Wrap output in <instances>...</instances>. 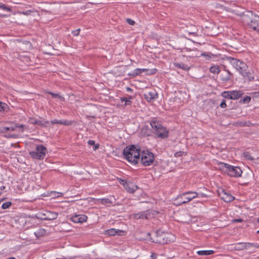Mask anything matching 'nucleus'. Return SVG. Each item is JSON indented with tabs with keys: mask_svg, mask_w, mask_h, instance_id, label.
I'll list each match as a JSON object with an SVG mask.
<instances>
[{
	"mask_svg": "<svg viewBox=\"0 0 259 259\" xmlns=\"http://www.w3.org/2000/svg\"><path fill=\"white\" fill-rule=\"evenodd\" d=\"M184 152L182 151L177 152L175 153V156L176 157L181 156L184 154Z\"/></svg>",
	"mask_w": 259,
	"mask_h": 259,
	"instance_id": "nucleus-47",
	"label": "nucleus"
},
{
	"mask_svg": "<svg viewBox=\"0 0 259 259\" xmlns=\"http://www.w3.org/2000/svg\"><path fill=\"white\" fill-rule=\"evenodd\" d=\"M140 149L134 145L126 146L123 150L125 158L133 164H136L140 161Z\"/></svg>",
	"mask_w": 259,
	"mask_h": 259,
	"instance_id": "nucleus-1",
	"label": "nucleus"
},
{
	"mask_svg": "<svg viewBox=\"0 0 259 259\" xmlns=\"http://www.w3.org/2000/svg\"><path fill=\"white\" fill-rule=\"evenodd\" d=\"M80 29L79 28L75 30H73L72 31V33L73 34V35L74 36H77L79 35V31H80Z\"/></svg>",
	"mask_w": 259,
	"mask_h": 259,
	"instance_id": "nucleus-42",
	"label": "nucleus"
},
{
	"mask_svg": "<svg viewBox=\"0 0 259 259\" xmlns=\"http://www.w3.org/2000/svg\"><path fill=\"white\" fill-rule=\"evenodd\" d=\"M197 197V192L194 191H188L179 195L177 198L178 201L177 205L187 203L192 199Z\"/></svg>",
	"mask_w": 259,
	"mask_h": 259,
	"instance_id": "nucleus-5",
	"label": "nucleus"
},
{
	"mask_svg": "<svg viewBox=\"0 0 259 259\" xmlns=\"http://www.w3.org/2000/svg\"><path fill=\"white\" fill-rule=\"evenodd\" d=\"M237 124H238L241 126H244V124L242 122H240L239 123H237Z\"/></svg>",
	"mask_w": 259,
	"mask_h": 259,
	"instance_id": "nucleus-56",
	"label": "nucleus"
},
{
	"mask_svg": "<svg viewBox=\"0 0 259 259\" xmlns=\"http://www.w3.org/2000/svg\"><path fill=\"white\" fill-rule=\"evenodd\" d=\"M245 78L247 79L248 81H252L254 80V77L252 75L251 73L250 72H247L245 71V73L243 74H242Z\"/></svg>",
	"mask_w": 259,
	"mask_h": 259,
	"instance_id": "nucleus-26",
	"label": "nucleus"
},
{
	"mask_svg": "<svg viewBox=\"0 0 259 259\" xmlns=\"http://www.w3.org/2000/svg\"><path fill=\"white\" fill-rule=\"evenodd\" d=\"M218 193L221 198L226 202H230L235 198L234 197L222 189L219 190Z\"/></svg>",
	"mask_w": 259,
	"mask_h": 259,
	"instance_id": "nucleus-10",
	"label": "nucleus"
},
{
	"mask_svg": "<svg viewBox=\"0 0 259 259\" xmlns=\"http://www.w3.org/2000/svg\"><path fill=\"white\" fill-rule=\"evenodd\" d=\"M155 71H154V72H153V71H152V72H151V73L153 74V73H155Z\"/></svg>",
	"mask_w": 259,
	"mask_h": 259,
	"instance_id": "nucleus-62",
	"label": "nucleus"
},
{
	"mask_svg": "<svg viewBox=\"0 0 259 259\" xmlns=\"http://www.w3.org/2000/svg\"><path fill=\"white\" fill-rule=\"evenodd\" d=\"M226 106H227V105L226 104L225 100H223L220 104V107L221 108H224L226 107Z\"/></svg>",
	"mask_w": 259,
	"mask_h": 259,
	"instance_id": "nucleus-48",
	"label": "nucleus"
},
{
	"mask_svg": "<svg viewBox=\"0 0 259 259\" xmlns=\"http://www.w3.org/2000/svg\"><path fill=\"white\" fill-rule=\"evenodd\" d=\"M0 9L3 10L7 12H11V8L3 4V3H0Z\"/></svg>",
	"mask_w": 259,
	"mask_h": 259,
	"instance_id": "nucleus-31",
	"label": "nucleus"
},
{
	"mask_svg": "<svg viewBox=\"0 0 259 259\" xmlns=\"http://www.w3.org/2000/svg\"><path fill=\"white\" fill-rule=\"evenodd\" d=\"M251 100L250 97H247L244 99V101H247V102H249Z\"/></svg>",
	"mask_w": 259,
	"mask_h": 259,
	"instance_id": "nucleus-52",
	"label": "nucleus"
},
{
	"mask_svg": "<svg viewBox=\"0 0 259 259\" xmlns=\"http://www.w3.org/2000/svg\"><path fill=\"white\" fill-rule=\"evenodd\" d=\"M58 122H59V120H57V119H55V120H53L51 121V123L52 124H58Z\"/></svg>",
	"mask_w": 259,
	"mask_h": 259,
	"instance_id": "nucleus-50",
	"label": "nucleus"
},
{
	"mask_svg": "<svg viewBox=\"0 0 259 259\" xmlns=\"http://www.w3.org/2000/svg\"><path fill=\"white\" fill-rule=\"evenodd\" d=\"M157 94L153 92H149L144 94L145 98L149 101L155 99L156 97Z\"/></svg>",
	"mask_w": 259,
	"mask_h": 259,
	"instance_id": "nucleus-20",
	"label": "nucleus"
},
{
	"mask_svg": "<svg viewBox=\"0 0 259 259\" xmlns=\"http://www.w3.org/2000/svg\"><path fill=\"white\" fill-rule=\"evenodd\" d=\"M257 233L259 234V230L257 231Z\"/></svg>",
	"mask_w": 259,
	"mask_h": 259,
	"instance_id": "nucleus-63",
	"label": "nucleus"
},
{
	"mask_svg": "<svg viewBox=\"0 0 259 259\" xmlns=\"http://www.w3.org/2000/svg\"><path fill=\"white\" fill-rule=\"evenodd\" d=\"M47 149L42 145H38L36 146L35 151L30 152V155L33 158L36 159H43L47 152Z\"/></svg>",
	"mask_w": 259,
	"mask_h": 259,
	"instance_id": "nucleus-8",
	"label": "nucleus"
},
{
	"mask_svg": "<svg viewBox=\"0 0 259 259\" xmlns=\"http://www.w3.org/2000/svg\"><path fill=\"white\" fill-rule=\"evenodd\" d=\"M161 130H158L157 131L154 132V134L158 138L165 139L168 137V131L166 128L162 126Z\"/></svg>",
	"mask_w": 259,
	"mask_h": 259,
	"instance_id": "nucleus-12",
	"label": "nucleus"
},
{
	"mask_svg": "<svg viewBox=\"0 0 259 259\" xmlns=\"http://www.w3.org/2000/svg\"><path fill=\"white\" fill-rule=\"evenodd\" d=\"M147 235L149 236V238L148 239L156 243L164 244L170 242V240L168 239V237L167 236L168 234L164 233L161 231L155 232L154 233V237H151V234L149 233Z\"/></svg>",
	"mask_w": 259,
	"mask_h": 259,
	"instance_id": "nucleus-3",
	"label": "nucleus"
},
{
	"mask_svg": "<svg viewBox=\"0 0 259 259\" xmlns=\"http://www.w3.org/2000/svg\"><path fill=\"white\" fill-rule=\"evenodd\" d=\"M45 231L44 229H41V230H39L38 233H40L41 235H43L44 234H45Z\"/></svg>",
	"mask_w": 259,
	"mask_h": 259,
	"instance_id": "nucleus-51",
	"label": "nucleus"
},
{
	"mask_svg": "<svg viewBox=\"0 0 259 259\" xmlns=\"http://www.w3.org/2000/svg\"><path fill=\"white\" fill-rule=\"evenodd\" d=\"M200 56L198 55L197 54H192V57H199Z\"/></svg>",
	"mask_w": 259,
	"mask_h": 259,
	"instance_id": "nucleus-57",
	"label": "nucleus"
},
{
	"mask_svg": "<svg viewBox=\"0 0 259 259\" xmlns=\"http://www.w3.org/2000/svg\"><path fill=\"white\" fill-rule=\"evenodd\" d=\"M242 94H243V93L241 91H231V99L232 100L238 99L242 95Z\"/></svg>",
	"mask_w": 259,
	"mask_h": 259,
	"instance_id": "nucleus-22",
	"label": "nucleus"
},
{
	"mask_svg": "<svg viewBox=\"0 0 259 259\" xmlns=\"http://www.w3.org/2000/svg\"><path fill=\"white\" fill-rule=\"evenodd\" d=\"M47 213V217L45 219L47 220H55L57 218L58 215V213L54 211H49Z\"/></svg>",
	"mask_w": 259,
	"mask_h": 259,
	"instance_id": "nucleus-19",
	"label": "nucleus"
},
{
	"mask_svg": "<svg viewBox=\"0 0 259 259\" xmlns=\"http://www.w3.org/2000/svg\"><path fill=\"white\" fill-rule=\"evenodd\" d=\"M198 31L196 27L193 25H190L189 27H187V29L186 30V32L189 35H193L195 36H198Z\"/></svg>",
	"mask_w": 259,
	"mask_h": 259,
	"instance_id": "nucleus-15",
	"label": "nucleus"
},
{
	"mask_svg": "<svg viewBox=\"0 0 259 259\" xmlns=\"http://www.w3.org/2000/svg\"><path fill=\"white\" fill-rule=\"evenodd\" d=\"M150 125L153 129V132L157 131L158 130H161V127L163 126L159 121L156 118L152 119L150 122Z\"/></svg>",
	"mask_w": 259,
	"mask_h": 259,
	"instance_id": "nucleus-13",
	"label": "nucleus"
},
{
	"mask_svg": "<svg viewBox=\"0 0 259 259\" xmlns=\"http://www.w3.org/2000/svg\"><path fill=\"white\" fill-rule=\"evenodd\" d=\"M87 219V216L83 214H74L70 218V220L75 223H82L86 222Z\"/></svg>",
	"mask_w": 259,
	"mask_h": 259,
	"instance_id": "nucleus-11",
	"label": "nucleus"
},
{
	"mask_svg": "<svg viewBox=\"0 0 259 259\" xmlns=\"http://www.w3.org/2000/svg\"><path fill=\"white\" fill-rule=\"evenodd\" d=\"M121 101L122 103L124 102H125L124 105L125 106L130 105L132 103V101L130 100V99H126L125 98H121Z\"/></svg>",
	"mask_w": 259,
	"mask_h": 259,
	"instance_id": "nucleus-36",
	"label": "nucleus"
},
{
	"mask_svg": "<svg viewBox=\"0 0 259 259\" xmlns=\"http://www.w3.org/2000/svg\"><path fill=\"white\" fill-rule=\"evenodd\" d=\"M243 22L247 24L250 28L259 31V16L254 14L251 11L243 13L242 16Z\"/></svg>",
	"mask_w": 259,
	"mask_h": 259,
	"instance_id": "nucleus-2",
	"label": "nucleus"
},
{
	"mask_svg": "<svg viewBox=\"0 0 259 259\" xmlns=\"http://www.w3.org/2000/svg\"><path fill=\"white\" fill-rule=\"evenodd\" d=\"M227 60L241 74H243L245 71H246L247 66L244 62L232 57H228Z\"/></svg>",
	"mask_w": 259,
	"mask_h": 259,
	"instance_id": "nucleus-7",
	"label": "nucleus"
},
{
	"mask_svg": "<svg viewBox=\"0 0 259 259\" xmlns=\"http://www.w3.org/2000/svg\"><path fill=\"white\" fill-rule=\"evenodd\" d=\"M197 253L199 255H208L213 254L214 251L212 250H199L198 251Z\"/></svg>",
	"mask_w": 259,
	"mask_h": 259,
	"instance_id": "nucleus-24",
	"label": "nucleus"
},
{
	"mask_svg": "<svg viewBox=\"0 0 259 259\" xmlns=\"http://www.w3.org/2000/svg\"><path fill=\"white\" fill-rule=\"evenodd\" d=\"M118 181H119V183L121 185H123L124 186V187L125 186V185L127 184L126 181L124 180L119 179Z\"/></svg>",
	"mask_w": 259,
	"mask_h": 259,
	"instance_id": "nucleus-45",
	"label": "nucleus"
},
{
	"mask_svg": "<svg viewBox=\"0 0 259 259\" xmlns=\"http://www.w3.org/2000/svg\"><path fill=\"white\" fill-rule=\"evenodd\" d=\"M209 71L211 73H212L214 74H215V73L219 74L220 73V72L221 71V70H220L219 66L214 65V66H211L210 68Z\"/></svg>",
	"mask_w": 259,
	"mask_h": 259,
	"instance_id": "nucleus-25",
	"label": "nucleus"
},
{
	"mask_svg": "<svg viewBox=\"0 0 259 259\" xmlns=\"http://www.w3.org/2000/svg\"><path fill=\"white\" fill-rule=\"evenodd\" d=\"M126 22L130 24V25H134L135 23V22L131 19H126Z\"/></svg>",
	"mask_w": 259,
	"mask_h": 259,
	"instance_id": "nucleus-46",
	"label": "nucleus"
},
{
	"mask_svg": "<svg viewBox=\"0 0 259 259\" xmlns=\"http://www.w3.org/2000/svg\"><path fill=\"white\" fill-rule=\"evenodd\" d=\"M222 96L225 98L231 99V91H224L222 93Z\"/></svg>",
	"mask_w": 259,
	"mask_h": 259,
	"instance_id": "nucleus-34",
	"label": "nucleus"
},
{
	"mask_svg": "<svg viewBox=\"0 0 259 259\" xmlns=\"http://www.w3.org/2000/svg\"><path fill=\"white\" fill-rule=\"evenodd\" d=\"M200 56H203L205 57L206 60H209L212 57H214V55L210 53H203L200 55Z\"/></svg>",
	"mask_w": 259,
	"mask_h": 259,
	"instance_id": "nucleus-27",
	"label": "nucleus"
},
{
	"mask_svg": "<svg viewBox=\"0 0 259 259\" xmlns=\"http://www.w3.org/2000/svg\"><path fill=\"white\" fill-rule=\"evenodd\" d=\"M174 65L175 67L181 69L185 71H188L190 68L189 66H188L187 65L183 63L176 62L174 63Z\"/></svg>",
	"mask_w": 259,
	"mask_h": 259,
	"instance_id": "nucleus-18",
	"label": "nucleus"
},
{
	"mask_svg": "<svg viewBox=\"0 0 259 259\" xmlns=\"http://www.w3.org/2000/svg\"><path fill=\"white\" fill-rule=\"evenodd\" d=\"M150 214L148 211H142L139 213L133 214V217L135 219H147V215Z\"/></svg>",
	"mask_w": 259,
	"mask_h": 259,
	"instance_id": "nucleus-17",
	"label": "nucleus"
},
{
	"mask_svg": "<svg viewBox=\"0 0 259 259\" xmlns=\"http://www.w3.org/2000/svg\"><path fill=\"white\" fill-rule=\"evenodd\" d=\"M32 11H31V10H28V11H23L22 12H20V14H22L23 15H30V13L32 12Z\"/></svg>",
	"mask_w": 259,
	"mask_h": 259,
	"instance_id": "nucleus-44",
	"label": "nucleus"
},
{
	"mask_svg": "<svg viewBox=\"0 0 259 259\" xmlns=\"http://www.w3.org/2000/svg\"><path fill=\"white\" fill-rule=\"evenodd\" d=\"M72 122L71 121H68L67 120H59L58 124L64 125H70L72 124Z\"/></svg>",
	"mask_w": 259,
	"mask_h": 259,
	"instance_id": "nucleus-32",
	"label": "nucleus"
},
{
	"mask_svg": "<svg viewBox=\"0 0 259 259\" xmlns=\"http://www.w3.org/2000/svg\"><path fill=\"white\" fill-rule=\"evenodd\" d=\"M242 221V220L241 219H237V220H235V222H241Z\"/></svg>",
	"mask_w": 259,
	"mask_h": 259,
	"instance_id": "nucleus-55",
	"label": "nucleus"
},
{
	"mask_svg": "<svg viewBox=\"0 0 259 259\" xmlns=\"http://www.w3.org/2000/svg\"><path fill=\"white\" fill-rule=\"evenodd\" d=\"M99 145H95L94 147L93 148L94 150H97L99 148Z\"/></svg>",
	"mask_w": 259,
	"mask_h": 259,
	"instance_id": "nucleus-54",
	"label": "nucleus"
},
{
	"mask_svg": "<svg viewBox=\"0 0 259 259\" xmlns=\"http://www.w3.org/2000/svg\"><path fill=\"white\" fill-rule=\"evenodd\" d=\"M125 189L131 193H133L138 189V187L133 183H128L125 185Z\"/></svg>",
	"mask_w": 259,
	"mask_h": 259,
	"instance_id": "nucleus-16",
	"label": "nucleus"
},
{
	"mask_svg": "<svg viewBox=\"0 0 259 259\" xmlns=\"http://www.w3.org/2000/svg\"><path fill=\"white\" fill-rule=\"evenodd\" d=\"M152 259H156V256L154 253H152L151 255Z\"/></svg>",
	"mask_w": 259,
	"mask_h": 259,
	"instance_id": "nucleus-53",
	"label": "nucleus"
},
{
	"mask_svg": "<svg viewBox=\"0 0 259 259\" xmlns=\"http://www.w3.org/2000/svg\"><path fill=\"white\" fill-rule=\"evenodd\" d=\"M148 70H149L148 69H145V68H143V69L137 68V69H135L133 71L132 73L128 74V75H132V76H136L137 75H138L140 74L141 73H142L143 72H147Z\"/></svg>",
	"mask_w": 259,
	"mask_h": 259,
	"instance_id": "nucleus-21",
	"label": "nucleus"
},
{
	"mask_svg": "<svg viewBox=\"0 0 259 259\" xmlns=\"http://www.w3.org/2000/svg\"><path fill=\"white\" fill-rule=\"evenodd\" d=\"M154 156L152 152L149 150L140 151V161L144 166H149L154 161Z\"/></svg>",
	"mask_w": 259,
	"mask_h": 259,
	"instance_id": "nucleus-6",
	"label": "nucleus"
},
{
	"mask_svg": "<svg viewBox=\"0 0 259 259\" xmlns=\"http://www.w3.org/2000/svg\"><path fill=\"white\" fill-rule=\"evenodd\" d=\"M231 249L234 250H242L244 249H249V253H253L255 251L256 248H259L257 244H254L250 242H239L236 244H231Z\"/></svg>",
	"mask_w": 259,
	"mask_h": 259,
	"instance_id": "nucleus-4",
	"label": "nucleus"
},
{
	"mask_svg": "<svg viewBox=\"0 0 259 259\" xmlns=\"http://www.w3.org/2000/svg\"><path fill=\"white\" fill-rule=\"evenodd\" d=\"M208 197V195L204 193H197V197L206 198Z\"/></svg>",
	"mask_w": 259,
	"mask_h": 259,
	"instance_id": "nucleus-40",
	"label": "nucleus"
},
{
	"mask_svg": "<svg viewBox=\"0 0 259 259\" xmlns=\"http://www.w3.org/2000/svg\"><path fill=\"white\" fill-rule=\"evenodd\" d=\"M230 165L227 163L220 162L219 163V168L224 172L227 173Z\"/></svg>",
	"mask_w": 259,
	"mask_h": 259,
	"instance_id": "nucleus-23",
	"label": "nucleus"
},
{
	"mask_svg": "<svg viewBox=\"0 0 259 259\" xmlns=\"http://www.w3.org/2000/svg\"><path fill=\"white\" fill-rule=\"evenodd\" d=\"M125 231L123 230L112 228L107 230L106 232V234H107L109 236H114L116 234L118 235H125Z\"/></svg>",
	"mask_w": 259,
	"mask_h": 259,
	"instance_id": "nucleus-14",
	"label": "nucleus"
},
{
	"mask_svg": "<svg viewBox=\"0 0 259 259\" xmlns=\"http://www.w3.org/2000/svg\"><path fill=\"white\" fill-rule=\"evenodd\" d=\"M42 11H44V12H48V11L47 10H42Z\"/></svg>",
	"mask_w": 259,
	"mask_h": 259,
	"instance_id": "nucleus-60",
	"label": "nucleus"
},
{
	"mask_svg": "<svg viewBox=\"0 0 259 259\" xmlns=\"http://www.w3.org/2000/svg\"><path fill=\"white\" fill-rule=\"evenodd\" d=\"M5 186H2V187H1V190H4V189H5Z\"/></svg>",
	"mask_w": 259,
	"mask_h": 259,
	"instance_id": "nucleus-59",
	"label": "nucleus"
},
{
	"mask_svg": "<svg viewBox=\"0 0 259 259\" xmlns=\"http://www.w3.org/2000/svg\"><path fill=\"white\" fill-rule=\"evenodd\" d=\"M9 109L8 106L4 103L0 102V111H7Z\"/></svg>",
	"mask_w": 259,
	"mask_h": 259,
	"instance_id": "nucleus-29",
	"label": "nucleus"
},
{
	"mask_svg": "<svg viewBox=\"0 0 259 259\" xmlns=\"http://www.w3.org/2000/svg\"><path fill=\"white\" fill-rule=\"evenodd\" d=\"M48 123H49V121H42V120L37 119L36 124L38 125L41 126H46V124Z\"/></svg>",
	"mask_w": 259,
	"mask_h": 259,
	"instance_id": "nucleus-35",
	"label": "nucleus"
},
{
	"mask_svg": "<svg viewBox=\"0 0 259 259\" xmlns=\"http://www.w3.org/2000/svg\"><path fill=\"white\" fill-rule=\"evenodd\" d=\"M49 94L50 95H51L52 97H53V98H59L61 99V100H64V98L63 97H61L60 96H59L57 94H54V93H49Z\"/></svg>",
	"mask_w": 259,
	"mask_h": 259,
	"instance_id": "nucleus-39",
	"label": "nucleus"
},
{
	"mask_svg": "<svg viewBox=\"0 0 259 259\" xmlns=\"http://www.w3.org/2000/svg\"><path fill=\"white\" fill-rule=\"evenodd\" d=\"M88 143L90 145H94L95 144V142L93 140H89Z\"/></svg>",
	"mask_w": 259,
	"mask_h": 259,
	"instance_id": "nucleus-49",
	"label": "nucleus"
},
{
	"mask_svg": "<svg viewBox=\"0 0 259 259\" xmlns=\"http://www.w3.org/2000/svg\"><path fill=\"white\" fill-rule=\"evenodd\" d=\"M14 130H15V127H12V126H11V127L4 126V127H2L1 128V132H2V133H5L8 131H13Z\"/></svg>",
	"mask_w": 259,
	"mask_h": 259,
	"instance_id": "nucleus-30",
	"label": "nucleus"
},
{
	"mask_svg": "<svg viewBox=\"0 0 259 259\" xmlns=\"http://www.w3.org/2000/svg\"><path fill=\"white\" fill-rule=\"evenodd\" d=\"M257 222L258 223H259V218H258V219H257Z\"/></svg>",
	"mask_w": 259,
	"mask_h": 259,
	"instance_id": "nucleus-61",
	"label": "nucleus"
},
{
	"mask_svg": "<svg viewBox=\"0 0 259 259\" xmlns=\"http://www.w3.org/2000/svg\"><path fill=\"white\" fill-rule=\"evenodd\" d=\"M242 173V171L240 167L230 165L227 174L232 177H239Z\"/></svg>",
	"mask_w": 259,
	"mask_h": 259,
	"instance_id": "nucleus-9",
	"label": "nucleus"
},
{
	"mask_svg": "<svg viewBox=\"0 0 259 259\" xmlns=\"http://www.w3.org/2000/svg\"><path fill=\"white\" fill-rule=\"evenodd\" d=\"M227 73L228 74L226 76L222 77L221 79L223 81L227 82L230 79V76L232 74L228 70H227Z\"/></svg>",
	"mask_w": 259,
	"mask_h": 259,
	"instance_id": "nucleus-33",
	"label": "nucleus"
},
{
	"mask_svg": "<svg viewBox=\"0 0 259 259\" xmlns=\"http://www.w3.org/2000/svg\"><path fill=\"white\" fill-rule=\"evenodd\" d=\"M11 202H6L2 204V208L3 209H7L9 208L11 205Z\"/></svg>",
	"mask_w": 259,
	"mask_h": 259,
	"instance_id": "nucleus-38",
	"label": "nucleus"
},
{
	"mask_svg": "<svg viewBox=\"0 0 259 259\" xmlns=\"http://www.w3.org/2000/svg\"><path fill=\"white\" fill-rule=\"evenodd\" d=\"M102 204H112V201L108 198H101L97 199Z\"/></svg>",
	"mask_w": 259,
	"mask_h": 259,
	"instance_id": "nucleus-28",
	"label": "nucleus"
},
{
	"mask_svg": "<svg viewBox=\"0 0 259 259\" xmlns=\"http://www.w3.org/2000/svg\"><path fill=\"white\" fill-rule=\"evenodd\" d=\"M24 125L23 124H16L14 127L20 128H22V132H23L24 130Z\"/></svg>",
	"mask_w": 259,
	"mask_h": 259,
	"instance_id": "nucleus-43",
	"label": "nucleus"
},
{
	"mask_svg": "<svg viewBox=\"0 0 259 259\" xmlns=\"http://www.w3.org/2000/svg\"><path fill=\"white\" fill-rule=\"evenodd\" d=\"M126 90L127 91H132V90L131 88H126Z\"/></svg>",
	"mask_w": 259,
	"mask_h": 259,
	"instance_id": "nucleus-58",
	"label": "nucleus"
},
{
	"mask_svg": "<svg viewBox=\"0 0 259 259\" xmlns=\"http://www.w3.org/2000/svg\"><path fill=\"white\" fill-rule=\"evenodd\" d=\"M244 157L248 160H253V158L250 155V154L248 152H244L243 153Z\"/></svg>",
	"mask_w": 259,
	"mask_h": 259,
	"instance_id": "nucleus-37",
	"label": "nucleus"
},
{
	"mask_svg": "<svg viewBox=\"0 0 259 259\" xmlns=\"http://www.w3.org/2000/svg\"><path fill=\"white\" fill-rule=\"evenodd\" d=\"M37 119L31 118L29 119V122L31 124H36Z\"/></svg>",
	"mask_w": 259,
	"mask_h": 259,
	"instance_id": "nucleus-41",
	"label": "nucleus"
}]
</instances>
